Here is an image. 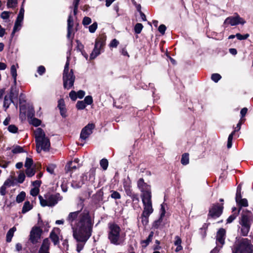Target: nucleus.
I'll use <instances>...</instances> for the list:
<instances>
[{
	"label": "nucleus",
	"mask_w": 253,
	"mask_h": 253,
	"mask_svg": "<svg viewBox=\"0 0 253 253\" xmlns=\"http://www.w3.org/2000/svg\"><path fill=\"white\" fill-rule=\"evenodd\" d=\"M17 0H8L7 5L8 7L13 8L16 6Z\"/></svg>",
	"instance_id": "35"
},
{
	"label": "nucleus",
	"mask_w": 253,
	"mask_h": 253,
	"mask_svg": "<svg viewBox=\"0 0 253 253\" xmlns=\"http://www.w3.org/2000/svg\"><path fill=\"white\" fill-rule=\"evenodd\" d=\"M143 206V211L142 213L150 215L153 212L152 198L141 199Z\"/></svg>",
	"instance_id": "11"
},
{
	"label": "nucleus",
	"mask_w": 253,
	"mask_h": 253,
	"mask_svg": "<svg viewBox=\"0 0 253 253\" xmlns=\"http://www.w3.org/2000/svg\"><path fill=\"white\" fill-rule=\"evenodd\" d=\"M102 47H100L99 46L95 44L94 49L92 51L90 55V58L91 59H93L96 58L98 55L100 54L101 50L102 49Z\"/></svg>",
	"instance_id": "19"
},
{
	"label": "nucleus",
	"mask_w": 253,
	"mask_h": 253,
	"mask_svg": "<svg viewBox=\"0 0 253 253\" xmlns=\"http://www.w3.org/2000/svg\"><path fill=\"white\" fill-rule=\"evenodd\" d=\"M249 37V35L248 34L242 35L239 33H238L236 35V37L239 40H245L247 39Z\"/></svg>",
	"instance_id": "50"
},
{
	"label": "nucleus",
	"mask_w": 253,
	"mask_h": 253,
	"mask_svg": "<svg viewBox=\"0 0 253 253\" xmlns=\"http://www.w3.org/2000/svg\"><path fill=\"white\" fill-rule=\"evenodd\" d=\"M137 187L141 192V199L152 198L151 186L145 182L143 178H140L138 180Z\"/></svg>",
	"instance_id": "7"
},
{
	"label": "nucleus",
	"mask_w": 253,
	"mask_h": 253,
	"mask_svg": "<svg viewBox=\"0 0 253 253\" xmlns=\"http://www.w3.org/2000/svg\"><path fill=\"white\" fill-rule=\"evenodd\" d=\"M50 244V241L48 238L44 239L38 253H49Z\"/></svg>",
	"instance_id": "16"
},
{
	"label": "nucleus",
	"mask_w": 253,
	"mask_h": 253,
	"mask_svg": "<svg viewBox=\"0 0 253 253\" xmlns=\"http://www.w3.org/2000/svg\"><path fill=\"white\" fill-rule=\"evenodd\" d=\"M24 14V8L23 7H21L20 8L19 13V14L18 15V16H17V18L20 19H22V20H23Z\"/></svg>",
	"instance_id": "54"
},
{
	"label": "nucleus",
	"mask_w": 253,
	"mask_h": 253,
	"mask_svg": "<svg viewBox=\"0 0 253 253\" xmlns=\"http://www.w3.org/2000/svg\"><path fill=\"white\" fill-rule=\"evenodd\" d=\"M245 21L241 18L238 14H236L234 16H230L227 17L224 22V25L228 26H235L239 24H244Z\"/></svg>",
	"instance_id": "10"
},
{
	"label": "nucleus",
	"mask_w": 253,
	"mask_h": 253,
	"mask_svg": "<svg viewBox=\"0 0 253 253\" xmlns=\"http://www.w3.org/2000/svg\"><path fill=\"white\" fill-rule=\"evenodd\" d=\"M33 207L32 204H31L29 201H26L23 205L21 212L22 213L24 214L31 210Z\"/></svg>",
	"instance_id": "21"
},
{
	"label": "nucleus",
	"mask_w": 253,
	"mask_h": 253,
	"mask_svg": "<svg viewBox=\"0 0 253 253\" xmlns=\"http://www.w3.org/2000/svg\"><path fill=\"white\" fill-rule=\"evenodd\" d=\"M30 123L35 126H38L41 125V121L40 120L34 118L31 120Z\"/></svg>",
	"instance_id": "39"
},
{
	"label": "nucleus",
	"mask_w": 253,
	"mask_h": 253,
	"mask_svg": "<svg viewBox=\"0 0 253 253\" xmlns=\"http://www.w3.org/2000/svg\"><path fill=\"white\" fill-rule=\"evenodd\" d=\"M35 169L34 168H26L25 173L28 177H32L35 174Z\"/></svg>",
	"instance_id": "27"
},
{
	"label": "nucleus",
	"mask_w": 253,
	"mask_h": 253,
	"mask_svg": "<svg viewBox=\"0 0 253 253\" xmlns=\"http://www.w3.org/2000/svg\"><path fill=\"white\" fill-rule=\"evenodd\" d=\"M42 230L39 227L35 226L32 228L30 234L29 240L33 244L38 243L41 239Z\"/></svg>",
	"instance_id": "9"
},
{
	"label": "nucleus",
	"mask_w": 253,
	"mask_h": 253,
	"mask_svg": "<svg viewBox=\"0 0 253 253\" xmlns=\"http://www.w3.org/2000/svg\"><path fill=\"white\" fill-rule=\"evenodd\" d=\"M244 121H245L244 119H241V120H240L239 122L238 123V124L237 125L236 128L235 129V130H236V131H238V130H239L240 129V128H241V125L244 122Z\"/></svg>",
	"instance_id": "62"
},
{
	"label": "nucleus",
	"mask_w": 253,
	"mask_h": 253,
	"mask_svg": "<svg viewBox=\"0 0 253 253\" xmlns=\"http://www.w3.org/2000/svg\"><path fill=\"white\" fill-rule=\"evenodd\" d=\"M119 44V42L118 40L114 39L109 43V47L110 48L117 47Z\"/></svg>",
	"instance_id": "40"
},
{
	"label": "nucleus",
	"mask_w": 253,
	"mask_h": 253,
	"mask_svg": "<svg viewBox=\"0 0 253 253\" xmlns=\"http://www.w3.org/2000/svg\"><path fill=\"white\" fill-rule=\"evenodd\" d=\"M166 30V27L163 24L161 25L158 28L159 32L161 33L162 35L165 34Z\"/></svg>",
	"instance_id": "57"
},
{
	"label": "nucleus",
	"mask_w": 253,
	"mask_h": 253,
	"mask_svg": "<svg viewBox=\"0 0 253 253\" xmlns=\"http://www.w3.org/2000/svg\"><path fill=\"white\" fill-rule=\"evenodd\" d=\"M84 101V102L85 104L90 105L93 102L92 97L90 95H88L85 97Z\"/></svg>",
	"instance_id": "42"
},
{
	"label": "nucleus",
	"mask_w": 253,
	"mask_h": 253,
	"mask_svg": "<svg viewBox=\"0 0 253 253\" xmlns=\"http://www.w3.org/2000/svg\"><path fill=\"white\" fill-rule=\"evenodd\" d=\"M182 164L186 165L189 163V155L188 154L185 153L182 155L181 160Z\"/></svg>",
	"instance_id": "28"
},
{
	"label": "nucleus",
	"mask_w": 253,
	"mask_h": 253,
	"mask_svg": "<svg viewBox=\"0 0 253 253\" xmlns=\"http://www.w3.org/2000/svg\"><path fill=\"white\" fill-rule=\"evenodd\" d=\"M239 212V211L238 212ZM238 213H234L233 214L231 215L227 219V223H231L237 217Z\"/></svg>",
	"instance_id": "52"
},
{
	"label": "nucleus",
	"mask_w": 253,
	"mask_h": 253,
	"mask_svg": "<svg viewBox=\"0 0 253 253\" xmlns=\"http://www.w3.org/2000/svg\"><path fill=\"white\" fill-rule=\"evenodd\" d=\"M77 97L81 99L84 97L85 95V92L82 90H79V91H78V92H77Z\"/></svg>",
	"instance_id": "60"
},
{
	"label": "nucleus",
	"mask_w": 253,
	"mask_h": 253,
	"mask_svg": "<svg viewBox=\"0 0 253 253\" xmlns=\"http://www.w3.org/2000/svg\"><path fill=\"white\" fill-rule=\"evenodd\" d=\"M143 25L141 23H137L134 27V31L136 34H140L143 29Z\"/></svg>",
	"instance_id": "32"
},
{
	"label": "nucleus",
	"mask_w": 253,
	"mask_h": 253,
	"mask_svg": "<svg viewBox=\"0 0 253 253\" xmlns=\"http://www.w3.org/2000/svg\"><path fill=\"white\" fill-rule=\"evenodd\" d=\"M40 190L38 187H34L30 191V194L33 196H36L39 193Z\"/></svg>",
	"instance_id": "44"
},
{
	"label": "nucleus",
	"mask_w": 253,
	"mask_h": 253,
	"mask_svg": "<svg viewBox=\"0 0 253 253\" xmlns=\"http://www.w3.org/2000/svg\"><path fill=\"white\" fill-rule=\"evenodd\" d=\"M106 40V36L104 34L100 35L96 38L95 44L103 48L105 44Z\"/></svg>",
	"instance_id": "17"
},
{
	"label": "nucleus",
	"mask_w": 253,
	"mask_h": 253,
	"mask_svg": "<svg viewBox=\"0 0 253 253\" xmlns=\"http://www.w3.org/2000/svg\"><path fill=\"white\" fill-rule=\"evenodd\" d=\"M129 197H131L133 202L136 201V202H138L139 201V198H138V195L136 194L133 193Z\"/></svg>",
	"instance_id": "61"
},
{
	"label": "nucleus",
	"mask_w": 253,
	"mask_h": 253,
	"mask_svg": "<svg viewBox=\"0 0 253 253\" xmlns=\"http://www.w3.org/2000/svg\"><path fill=\"white\" fill-rule=\"evenodd\" d=\"M11 102L12 100L11 98H10V97L5 96L4 97L3 104L4 107H5L6 108H7Z\"/></svg>",
	"instance_id": "33"
},
{
	"label": "nucleus",
	"mask_w": 253,
	"mask_h": 253,
	"mask_svg": "<svg viewBox=\"0 0 253 253\" xmlns=\"http://www.w3.org/2000/svg\"><path fill=\"white\" fill-rule=\"evenodd\" d=\"M56 166L54 164H50L47 166L46 170L50 174H53Z\"/></svg>",
	"instance_id": "34"
},
{
	"label": "nucleus",
	"mask_w": 253,
	"mask_h": 253,
	"mask_svg": "<svg viewBox=\"0 0 253 253\" xmlns=\"http://www.w3.org/2000/svg\"><path fill=\"white\" fill-rule=\"evenodd\" d=\"M45 69L43 66H40L38 69V72L41 75H42L45 72Z\"/></svg>",
	"instance_id": "59"
},
{
	"label": "nucleus",
	"mask_w": 253,
	"mask_h": 253,
	"mask_svg": "<svg viewBox=\"0 0 253 253\" xmlns=\"http://www.w3.org/2000/svg\"><path fill=\"white\" fill-rule=\"evenodd\" d=\"M211 78L213 81L217 83L221 79V77L218 74H213Z\"/></svg>",
	"instance_id": "47"
},
{
	"label": "nucleus",
	"mask_w": 253,
	"mask_h": 253,
	"mask_svg": "<svg viewBox=\"0 0 253 253\" xmlns=\"http://www.w3.org/2000/svg\"><path fill=\"white\" fill-rule=\"evenodd\" d=\"M241 207H247L248 206V201L246 199H242L237 203Z\"/></svg>",
	"instance_id": "46"
},
{
	"label": "nucleus",
	"mask_w": 253,
	"mask_h": 253,
	"mask_svg": "<svg viewBox=\"0 0 253 253\" xmlns=\"http://www.w3.org/2000/svg\"><path fill=\"white\" fill-rule=\"evenodd\" d=\"M68 34L67 37L68 38H70L71 34V30L73 26V21L71 15H69L68 19Z\"/></svg>",
	"instance_id": "23"
},
{
	"label": "nucleus",
	"mask_w": 253,
	"mask_h": 253,
	"mask_svg": "<svg viewBox=\"0 0 253 253\" xmlns=\"http://www.w3.org/2000/svg\"><path fill=\"white\" fill-rule=\"evenodd\" d=\"M8 130L12 133H16L17 131L18 128L13 125H11L8 127Z\"/></svg>",
	"instance_id": "51"
},
{
	"label": "nucleus",
	"mask_w": 253,
	"mask_h": 253,
	"mask_svg": "<svg viewBox=\"0 0 253 253\" xmlns=\"http://www.w3.org/2000/svg\"><path fill=\"white\" fill-rule=\"evenodd\" d=\"M18 68V65L17 64L15 65H12L10 68V73L12 77L14 79V81L15 83L16 81L17 77V69Z\"/></svg>",
	"instance_id": "22"
},
{
	"label": "nucleus",
	"mask_w": 253,
	"mask_h": 253,
	"mask_svg": "<svg viewBox=\"0 0 253 253\" xmlns=\"http://www.w3.org/2000/svg\"><path fill=\"white\" fill-rule=\"evenodd\" d=\"M34 135L37 152L40 153L42 150L48 151L50 143L49 138L45 135L44 131L41 128H37L34 130Z\"/></svg>",
	"instance_id": "2"
},
{
	"label": "nucleus",
	"mask_w": 253,
	"mask_h": 253,
	"mask_svg": "<svg viewBox=\"0 0 253 253\" xmlns=\"http://www.w3.org/2000/svg\"><path fill=\"white\" fill-rule=\"evenodd\" d=\"M225 233V230L223 228L219 229V230L217 232L216 244L219 248H221L224 244Z\"/></svg>",
	"instance_id": "14"
},
{
	"label": "nucleus",
	"mask_w": 253,
	"mask_h": 253,
	"mask_svg": "<svg viewBox=\"0 0 253 253\" xmlns=\"http://www.w3.org/2000/svg\"><path fill=\"white\" fill-rule=\"evenodd\" d=\"M233 253H253V246L248 239H238L235 242Z\"/></svg>",
	"instance_id": "4"
},
{
	"label": "nucleus",
	"mask_w": 253,
	"mask_h": 253,
	"mask_svg": "<svg viewBox=\"0 0 253 253\" xmlns=\"http://www.w3.org/2000/svg\"><path fill=\"white\" fill-rule=\"evenodd\" d=\"M0 16L3 19H7L9 17V13L7 11H3L1 13Z\"/></svg>",
	"instance_id": "58"
},
{
	"label": "nucleus",
	"mask_w": 253,
	"mask_h": 253,
	"mask_svg": "<svg viewBox=\"0 0 253 253\" xmlns=\"http://www.w3.org/2000/svg\"><path fill=\"white\" fill-rule=\"evenodd\" d=\"M91 22V19L88 17H84L83 20V24L84 26H87L90 24Z\"/></svg>",
	"instance_id": "49"
},
{
	"label": "nucleus",
	"mask_w": 253,
	"mask_h": 253,
	"mask_svg": "<svg viewBox=\"0 0 253 253\" xmlns=\"http://www.w3.org/2000/svg\"><path fill=\"white\" fill-rule=\"evenodd\" d=\"M182 240L180 237L178 236H176L174 237V245L176 246V248L175 250L176 252H178L181 251L183 249V247L181 246Z\"/></svg>",
	"instance_id": "18"
},
{
	"label": "nucleus",
	"mask_w": 253,
	"mask_h": 253,
	"mask_svg": "<svg viewBox=\"0 0 253 253\" xmlns=\"http://www.w3.org/2000/svg\"><path fill=\"white\" fill-rule=\"evenodd\" d=\"M66 220L72 227L74 238L78 242L77 251L79 253L91 235L93 221L87 211L71 212Z\"/></svg>",
	"instance_id": "1"
},
{
	"label": "nucleus",
	"mask_w": 253,
	"mask_h": 253,
	"mask_svg": "<svg viewBox=\"0 0 253 253\" xmlns=\"http://www.w3.org/2000/svg\"><path fill=\"white\" fill-rule=\"evenodd\" d=\"M166 206V204L163 203L161 205V210H160V219H162V218L165 216L166 213L165 208Z\"/></svg>",
	"instance_id": "41"
},
{
	"label": "nucleus",
	"mask_w": 253,
	"mask_h": 253,
	"mask_svg": "<svg viewBox=\"0 0 253 253\" xmlns=\"http://www.w3.org/2000/svg\"><path fill=\"white\" fill-rule=\"evenodd\" d=\"M69 57H67L63 74V85L64 88L67 89H70L73 86L75 79L72 70L69 71Z\"/></svg>",
	"instance_id": "5"
},
{
	"label": "nucleus",
	"mask_w": 253,
	"mask_h": 253,
	"mask_svg": "<svg viewBox=\"0 0 253 253\" xmlns=\"http://www.w3.org/2000/svg\"><path fill=\"white\" fill-rule=\"evenodd\" d=\"M60 230L59 228H54L50 233L49 237L54 245H57L59 243Z\"/></svg>",
	"instance_id": "15"
},
{
	"label": "nucleus",
	"mask_w": 253,
	"mask_h": 253,
	"mask_svg": "<svg viewBox=\"0 0 253 253\" xmlns=\"http://www.w3.org/2000/svg\"><path fill=\"white\" fill-rule=\"evenodd\" d=\"M16 228L15 227H13L8 230L6 234V241L7 242H11L14 233L15 231H16Z\"/></svg>",
	"instance_id": "24"
},
{
	"label": "nucleus",
	"mask_w": 253,
	"mask_h": 253,
	"mask_svg": "<svg viewBox=\"0 0 253 253\" xmlns=\"http://www.w3.org/2000/svg\"><path fill=\"white\" fill-rule=\"evenodd\" d=\"M33 161L32 159L27 158V159L26 160L25 163V167L26 168H31V166L33 165Z\"/></svg>",
	"instance_id": "43"
},
{
	"label": "nucleus",
	"mask_w": 253,
	"mask_h": 253,
	"mask_svg": "<svg viewBox=\"0 0 253 253\" xmlns=\"http://www.w3.org/2000/svg\"><path fill=\"white\" fill-rule=\"evenodd\" d=\"M154 235V232L153 231H151L148 236L147 239L144 241H143V243H144L146 244V245H147L149 244V243L152 241V238Z\"/></svg>",
	"instance_id": "45"
},
{
	"label": "nucleus",
	"mask_w": 253,
	"mask_h": 253,
	"mask_svg": "<svg viewBox=\"0 0 253 253\" xmlns=\"http://www.w3.org/2000/svg\"><path fill=\"white\" fill-rule=\"evenodd\" d=\"M6 187L5 185H2L0 189V193L1 195L3 196L6 193Z\"/></svg>",
	"instance_id": "63"
},
{
	"label": "nucleus",
	"mask_w": 253,
	"mask_h": 253,
	"mask_svg": "<svg viewBox=\"0 0 253 253\" xmlns=\"http://www.w3.org/2000/svg\"><path fill=\"white\" fill-rule=\"evenodd\" d=\"M25 178V173L22 171L20 172L18 176L17 181L19 183H22L23 182Z\"/></svg>",
	"instance_id": "38"
},
{
	"label": "nucleus",
	"mask_w": 253,
	"mask_h": 253,
	"mask_svg": "<svg viewBox=\"0 0 253 253\" xmlns=\"http://www.w3.org/2000/svg\"><path fill=\"white\" fill-rule=\"evenodd\" d=\"M111 197L115 199H119L121 198V195L118 192L114 191L111 194Z\"/></svg>",
	"instance_id": "55"
},
{
	"label": "nucleus",
	"mask_w": 253,
	"mask_h": 253,
	"mask_svg": "<svg viewBox=\"0 0 253 253\" xmlns=\"http://www.w3.org/2000/svg\"><path fill=\"white\" fill-rule=\"evenodd\" d=\"M240 224L241 225V234L244 236L248 235L251 227V223L249 217L245 214L241 216Z\"/></svg>",
	"instance_id": "8"
},
{
	"label": "nucleus",
	"mask_w": 253,
	"mask_h": 253,
	"mask_svg": "<svg viewBox=\"0 0 253 253\" xmlns=\"http://www.w3.org/2000/svg\"><path fill=\"white\" fill-rule=\"evenodd\" d=\"M235 131H236V130H234L228 136L227 145L228 148H230L232 147V139H233V135H234Z\"/></svg>",
	"instance_id": "29"
},
{
	"label": "nucleus",
	"mask_w": 253,
	"mask_h": 253,
	"mask_svg": "<svg viewBox=\"0 0 253 253\" xmlns=\"http://www.w3.org/2000/svg\"><path fill=\"white\" fill-rule=\"evenodd\" d=\"M241 199V188L239 186L237 188L236 196V201L237 203L239 202V201Z\"/></svg>",
	"instance_id": "48"
},
{
	"label": "nucleus",
	"mask_w": 253,
	"mask_h": 253,
	"mask_svg": "<svg viewBox=\"0 0 253 253\" xmlns=\"http://www.w3.org/2000/svg\"><path fill=\"white\" fill-rule=\"evenodd\" d=\"M100 165L104 170H106L108 166V162L107 159H103L100 161Z\"/></svg>",
	"instance_id": "30"
},
{
	"label": "nucleus",
	"mask_w": 253,
	"mask_h": 253,
	"mask_svg": "<svg viewBox=\"0 0 253 253\" xmlns=\"http://www.w3.org/2000/svg\"><path fill=\"white\" fill-rule=\"evenodd\" d=\"M26 197L25 192L22 191L16 197V201L18 203H20L22 202Z\"/></svg>",
	"instance_id": "25"
},
{
	"label": "nucleus",
	"mask_w": 253,
	"mask_h": 253,
	"mask_svg": "<svg viewBox=\"0 0 253 253\" xmlns=\"http://www.w3.org/2000/svg\"><path fill=\"white\" fill-rule=\"evenodd\" d=\"M11 151L13 153H14V154L19 153H21L23 151V149L22 147H21L19 146H16L15 147H14L12 148Z\"/></svg>",
	"instance_id": "37"
},
{
	"label": "nucleus",
	"mask_w": 253,
	"mask_h": 253,
	"mask_svg": "<svg viewBox=\"0 0 253 253\" xmlns=\"http://www.w3.org/2000/svg\"><path fill=\"white\" fill-rule=\"evenodd\" d=\"M58 107L59 109L65 108L64 101L63 99H61L58 101Z\"/></svg>",
	"instance_id": "56"
},
{
	"label": "nucleus",
	"mask_w": 253,
	"mask_h": 253,
	"mask_svg": "<svg viewBox=\"0 0 253 253\" xmlns=\"http://www.w3.org/2000/svg\"><path fill=\"white\" fill-rule=\"evenodd\" d=\"M40 204L42 207H53L55 206L58 201L62 200V197L58 193L55 194H46L45 195V199L40 195L39 196Z\"/></svg>",
	"instance_id": "6"
},
{
	"label": "nucleus",
	"mask_w": 253,
	"mask_h": 253,
	"mask_svg": "<svg viewBox=\"0 0 253 253\" xmlns=\"http://www.w3.org/2000/svg\"><path fill=\"white\" fill-rule=\"evenodd\" d=\"M23 20L20 19H16V20L15 22L14 26L13 29V31L12 33V35H14V33L18 31H19L22 27Z\"/></svg>",
	"instance_id": "20"
},
{
	"label": "nucleus",
	"mask_w": 253,
	"mask_h": 253,
	"mask_svg": "<svg viewBox=\"0 0 253 253\" xmlns=\"http://www.w3.org/2000/svg\"><path fill=\"white\" fill-rule=\"evenodd\" d=\"M126 234L122 232L120 227L116 224H110L109 226L108 239L111 243L120 245L123 244L125 240Z\"/></svg>",
	"instance_id": "3"
},
{
	"label": "nucleus",
	"mask_w": 253,
	"mask_h": 253,
	"mask_svg": "<svg viewBox=\"0 0 253 253\" xmlns=\"http://www.w3.org/2000/svg\"><path fill=\"white\" fill-rule=\"evenodd\" d=\"M86 107V104L84 101H78L76 104V107L79 110H83Z\"/></svg>",
	"instance_id": "31"
},
{
	"label": "nucleus",
	"mask_w": 253,
	"mask_h": 253,
	"mask_svg": "<svg viewBox=\"0 0 253 253\" xmlns=\"http://www.w3.org/2000/svg\"><path fill=\"white\" fill-rule=\"evenodd\" d=\"M95 126L93 124H88L84 127L81 132L80 138L82 140H85L92 133V129L94 128Z\"/></svg>",
	"instance_id": "13"
},
{
	"label": "nucleus",
	"mask_w": 253,
	"mask_h": 253,
	"mask_svg": "<svg viewBox=\"0 0 253 253\" xmlns=\"http://www.w3.org/2000/svg\"><path fill=\"white\" fill-rule=\"evenodd\" d=\"M41 184V181L40 180H35L33 182V185L35 187H38L40 186Z\"/></svg>",
	"instance_id": "64"
},
{
	"label": "nucleus",
	"mask_w": 253,
	"mask_h": 253,
	"mask_svg": "<svg viewBox=\"0 0 253 253\" xmlns=\"http://www.w3.org/2000/svg\"><path fill=\"white\" fill-rule=\"evenodd\" d=\"M149 215L142 213L141 215V222L144 225H146L149 222Z\"/></svg>",
	"instance_id": "26"
},
{
	"label": "nucleus",
	"mask_w": 253,
	"mask_h": 253,
	"mask_svg": "<svg viewBox=\"0 0 253 253\" xmlns=\"http://www.w3.org/2000/svg\"><path fill=\"white\" fill-rule=\"evenodd\" d=\"M69 96L72 100L75 101L77 98V92L74 90L71 91L69 93Z\"/></svg>",
	"instance_id": "53"
},
{
	"label": "nucleus",
	"mask_w": 253,
	"mask_h": 253,
	"mask_svg": "<svg viewBox=\"0 0 253 253\" xmlns=\"http://www.w3.org/2000/svg\"><path fill=\"white\" fill-rule=\"evenodd\" d=\"M97 22H94L92 25L88 27L89 31L91 33H94L97 28Z\"/></svg>",
	"instance_id": "36"
},
{
	"label": "nucleus",
	"mask_w": 253,
	"mask_h": 253,
	"mask_svg": "<svg viewBox=\"0 0 253 253\" xmlns=\"http://www.w3.org/2000/svg\"><path fill=\"white\" fill-rule=\"evenodd\" d=\"M223 207L219 204H213L209 210V216L212 218L218 217L222 213Z\"/></svg>",
	"instance_id": "12"
}]
</instances>
